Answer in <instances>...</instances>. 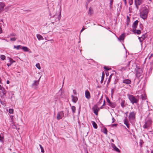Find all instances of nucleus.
<instances>
[{"instance_id":"f257e3e1","label":"nucleus","mask_w":153,"mask_h":153,"mask_svg":"<svg viewBox=\"0 0 153 153\" xmlns=\"http://www.w3.org/2000/svg\"><path fill=\"white\" fill-rule=\"evenodd\" d=\"M149 11L148 8L145 7L144 9L140 13V17L143 19H145L146 18Z\"/></svg>"},{"instance_id":"f03ea898","label":"nucleus","mask_w":153,"mask_h":153,"mask_svg":"<svg viewBox=\"0 0 153 153\" xmlns=\"http://www.w3.org/2000/svg\"><path fill=\"white\" fill-rule=\"evenodd\" d=\"M128 98L131 103L134 104L138 103L139 100L137 99L134 96L131 94L128 95Z\"/></svg>"},{"instance_id":"7ed1b4c3","label":"nucleus","mask_w":153,"mask_h":153,"mask_svg":"<svg viewBox=\"0 0 153 153\" xmlns=\"http://www.w3.org/2000/svg\"><path fill=\"white\" fill-rule=\"evenodd\" d=\"M152 123V121L151 120L148 119L145 121V123L143 126V127L144 128H147L151 125Z\"/></svg>"},{"instance_id":"20e7f679","label":"nucleus","mask_w":153,"mask_h":153,"mask_svg":"<svg viewBox=\"0 0 153 153\" xmlns=\"http://www.w3.org/2000/svg\"><path fill=\"white\" fill-rule=\"evenodd\" d=\"M106 100L108 103L109 104L108 105L112 108H114L116 105L115 103L111 102L108 97L106 98Z\"/></svg>"},{"instance_id":"39448f33","label":"nucleus","mask_w":153,"mask_h":153,"mask_svg":"<svg viewBox=\"0 0 153 153\" xmlns=\"http://www.w3.org/2000/svg\"><path fill=\"white\" fill-rule=\"evenodd\" d=\"M64 116L63 111H61L59 112L57 115V119L58 120L61 119Z\"/></svg>"},{"instance_id":"423d86ee","label":"nucleus","mask_w":153,"mask_h":153,"mask_svg":"<svg viewBox=\"0 0 153 153\" xmlns=\"http://www.w3.org/2000/svg\"><path fill=\"white\" fill-rule=\"evenodd\" d=\"M94 113L96 115H98V112L100 110V108L97 106V105H95L92 108Z\"/></svg>"},{"instance_id":"0eeeda50","label":"nucleus","mask_w":153,"mask_h":153,"mask_svg":"<svg viewBox=\"0 0 153 153\" xmlns=\"http://www.w3.org/2000/svg\"><path fill=\"white\" fill-rule=\"evenodd\" d=\"M135 115L136 113L134 111H132L130 113L128 117L129 119H131L132 120L135 119Z\"/></svg>"},{"instance_id":"6e6552de","label":"nucleus","mask_w":153,"mask_h":153,"mask_svg":"<svg viewBox=\"0 0 153 153\" xmlns=\"http://www.w3.org/2000/svg\"><path fill=\"white\" fill-rule=\"evenodd\" d=\"M137 69H137L136 70V76L137 77H140L141 75V74L142 73V71L141 69L140 68H138Z\"/></svg>"},{"instance_id":"1a4fd4ad","label":"nucleus","mask_w":153,"mask_h":153,"mask_svg":"<svg viewBox=\"0 0 153 153\" xmlns=\"http://www.w3.org/2000/svg\"><path fill=\"white\" fill-rule=\"evenodd\" d=\"M39 79L38 80L34 81L33 83L32 84V86L33 88H37L39 84Z\"/></svg>"},{"instance_id":"9d476101","label":"nucleus","mask_w":153,"mask_h":153,"mask_svg":"<svg viewBox=\"0 0 153 153\" xmlns=\"http://www.w3.org/2000/svg\"><path fill=\"white\" fill-rule=\"evenodd\" d=\"M5 6V5L4 3L0 2V13L3 11L4 8Z\"/></svg>"},{"instance_id":"9b49d317","label":"nucleus","mask_w":153,"mask_h":153,"mask_svg":"<svg viewBox=\"0 0 153 153\" xmlns=\"http://www.w3.org/2000/svg\"><path fill=\"white\" fill-rule=\"evenodd\" d=\"M85 96L86 98L88 99L91 98L90 94L88 90H86L85 91Z\"/></svg>"},{"instance_id":"f8f14e48","label":"nucleus","mask_w":153,"mask_h":153,"mask_svg":"<svg viewBox=\"0 0 153 153\" xmlns=\"http://www.w3.org/2000/svg\"><path fill=\"white\" fill-rule=\"evenodd\" d=\"M138 22V21L136 20L133 23L132 27L134 29L137 28Z\"/></svg>"},{"instance_id":"ddd939ff","label":"nucleus","mask_w":153,"mask_h":153,"mask_svg":"<svg viewBox=\"0 0 153 153\" xmlns=\"http://www.w3.org/2000/svg\"><path fill=\"white\" fill-rule=\"evenodd\" d=\"M111 146L114 149L118 152H120V150L113 143L111 144Z\"/></svg>"},{"instance_id":"4468645a","label":"nucleus","mask_w":153,"mask_h":153,"mask_svg":"<svg viewBox=\"0 0 153 153\" xmlns=\"http://www.w3.org/2000/svg\"><path fill=\"white\" fill-rule=\"evenodd\" d=\"M143 2V0H135V4L136 6L140 5Z\"/></svg>"},{"instance_id":"2eb2a0df","label":"nucleus","mask_w":153,"mask_h":153,"mask_svg":"<svg viewBox=\"0 0 153 153\" xmlns=\"http://www.w3.org/2000/svg\"><path fill=\"white\" fill-rule=\"evenodd\" d=\"M71 97L72 98V101L74 103H76L77 101L78 100V98L77 97L74 96V95H72Z\"/></svg>"},{"instance_id":"dca6fc26","label":"nucleus","mask_w":153,"mask_h":153,"mask_svg":"<svg viewBox=\"0 0 153 153\" xmlns=\"http://www.w3.org/2000/svg\"><path fill=\"white\" fill-rule=\"evenodd\" d=\"M94 13V10L92 8L90 7L89 9L88 14L89 16H91Z\"/></svg>"},{"instance_id":"f3484780","label":"nucleus","mask_w":153,"mask_h":153,"mask_svg":"<svg viewBox=\"0 0 153 153\" xmlns=\"http://www.w3.org/2000/svg\"><path fill=\"white\" fill-rule=\"evenodd\" d=\"M124 123L125 124V125H126V126H127V127L128 128H129V124L128 123V120L127 118H125L124 120Z\"/></svg>"},{"instance_id":"a211bd4d","label":"nucleus","mask_w":153,"mask_h":153,"mask_svg":"<svg viewBox=\"0 0 153 153\" xmlns=\"http://www.w3.org/2000/svg\"><path fill=\"white\" fill-rule=\"evenodd\" d=\"M131 83V81L129 79H126L124 80L123 81V83H125L127 84H129Z\"/></svg>"},{"instance_id":"6ab92c4d","label":"nucleus","mask_w":153,"mask_h":153,"mask_svg":"<svg viewBox=\"0 0 153 153\" xmlns=\"http://www.w3.org/2000/svg\"><path fill=\"white\" fill-rule=\"evenodd\" d=\"M132 31L135 33H136L138 34H139L141 33V31L140 30H136L134 29Z\"/></svg>"},{"instance_id":"aec40b11","label":"nucleus","mask_w":153,"mask_h":153,"mask_svg":"<svg viewBox=\"0 0 153 153\" xmlns=\"http://www.w3.org/2000/svg\"><path fill=\"white\" fill-rule=\"evenodd\" d=\"M125 37V34L123 33L120 36V38L121 40H123Z\"/></svg>"},{"instance_id":"412c9836","label":"nucleus","mask_w":153,"mask_h":153,"mask_svg":"<svg viewBox=\"0 0 153 153\" xmlns=\"http://www.w3.org/2000/svg\"><path fill=\"white\" fill-rule=\"evenodd\" d=\"M36 36L37 39L39 40L43 39V37L40 34H37L36 35Z\"/></svg>"},{"instance_id":"4be33fe9","label":"nucleus","mask_w":153,"mask_h":153,"mask_svg":"<svg viewBox=\"0 0 153 153\" xmlns=\"http://www.w3.org/2000/svg\"><path fill=\"white\" fill-rule=\"evenodd\" d=\"M105 76V73L104 72H102V76L101 77V83H102L103 82V81L104 80V78Z\"/></svg>"},{"instance_id":"5701e85b","label":"nucleus","mask_w":153,"mask_h":153,"mask_svg":"<svg viewBox=\"0 0 153 153\" xmlns=\"http://www.w3.org/2000/svg\"><path fill=\"white\" fill-rule=\"evenodd\" d=\"M92 124L94 128L97 129V126L95 122H92Z\"/></svg>"},{"instance_id":"b1692460","label":"nucleus","mask_w":153,"mask_h":153,"mask_svg":"<svg viewBox=\"0 0 153 153\" xmlns=\"http://www.w3.org/2000/svg\"><path fill=\"white\" fill-rule=\"evenodd\" d=\"M147 35L146 33L142 35L141 37V38L143 39L144 40L147 37Z\"/></svg>"},{"instance_id":"393cba45","label":"nucleus","mask_w":153,"mask_h":153,"mask_svg":"<svg viewBox=\"0 0 153 153\" xmlns=\"http://www.w3.org/2000/svg\"><path fill=\"white\" fill-rule=\"evenodd\" d=\"M21 45H18L16 46L15 45H14V48H16L17 50H19L21 48Z\"/></svg>"},{"instance_id":"a878e982","label":"nucleus","mask_w":153,"mask_h":153,"mask_svg":"<svg viewBox=\"0 0 153 153\" xmlns=\"http://www.w3.org/2000/svg\"><path fill=\"white\" fill-rule=\"evenodd\" d=\"M22 49L24 50L25 51H28V49L26 47H23L22 48Z\"/></svg>"},{"instance_id":"bb28decb","label":"nucleus","mask_w":153,"mask_h":153,"mask_svg":"<svg viewBox=\"0 0 153 153\" xmlns=\"http://www.w3.org/2000/svg\"><path fill=\"white\" fill-rule=\"evenodd\" d=\"M71 108L73 113H75L76 112V107L74 106H72Z\"/></svg>"},{"instance_id":"cd10ccee","label":"nucleus","mask_w":153,"mask_h":153,"mask_svg":"<svg viewBox=\"0 0 153 153\" xmlns=\"http://www.w3.org/2000/svg\"><path fill=\"white\" fill-rule=\"evenodd\" d=\"M125 100H123L121 103L120 105L121 107L123 108H124L125 106Z\"/></svg>"},{"instance_id":"c85d7f7f","label":"nucleus","mask_w":153,"mask_h":153,"mask_svg":"<svg viewBox=\"0 0 153 153\" xmlns=\"http://www.w3.org/2000/svg\"><path fill=\"white\" fill-rule=\"evenodd\" d=\"M102 98H101L100 100H99V101L97 102V105L98 106L102 102Z\"/></svg>"},{"instance_id":"c756f323","label":"nucleus","mask_w":153,"mask_h":153,"mask_svg":"<svg viewBox=\"0 0 153 153\" xmlns=\"http://www.w3.org/2000/svg\"><path fill=\"white\" fill-rule=\"evenodd\" d=\"M111 76H112V74H111V75H110V76H109L108 78V80L107 81V84H108V85L109 84V83L110 82L111 78Z\"/></svg>"},{"instance_id":"7c9ffc66","label":"nucleus","mask_w":153,"mask_h":153,"mask_svg":"<svg viewBox=\"0 0 153 153\" xmlns=\"http://www.w3.org/2000/svg\"><path fill=\"white\" fill-rule=\"evenodd\" d=\"M9 61L10 62V64H11V65L13 63L15 62V61L13 60L11 58H10Z\"/></svg>"},{"instance_id":"2f4dec72","label":"nucleus","mask_w":153,"mask_h":153,"mask_svg":"<svg viewBox=\"0 0 153 153\" xmlns=\"http://www.w3.org/2000/svg\"><path fill=\"white\" fill-rule=\"evenodd\" d=\"M110 7L111 8L112 7V5L113 4V0H110Z\"/></svg>"},{"instance_id":"473e14b6","label":"nucleus","mask_w":153,"mask_h":153,"mask_svg":"<svg viewBox=\"0 0 153 153\" xmlns=\"http://www.w3.org/2000/svg\"><path fill=\"white\" fill-rule=\"evenodd\" d=\"M13 109L10 108L9 110V112L10 114L13 113Z\"/></svg>"},{"instance_id":"72a5a7b5","label":"nucleus","mask_w":153,"mask_h":153,"mask_svg":"<svg viewBox=\"0 0 153 153\" xmlns=\"http://www.w3.org/2000/svg\"><path fill=\"white\" fill-rule=\"evenodd\" d=\"M0 58L2 60H4L5 59V56L4 55H1Z\"/></svg>"},{"instance_id":"f704fd0d","label":"nucleus","mask_w":153,"mask_h":153,"mask_svg":"<svg viewBox=\"0 0 153 153\" xmlns=\"http://www.w3.org/2000/svg\"><path fill=\"white\" fill-rule=\"evenodd\" d=\"M103 133L106 134H107V128H104L103 129Z\"/></svg>"},{"instance_id":"c9c22d12","label":"nucleus","mask_w":153,"mask_h":153,"mask_svg":"<svg viewBox=\"0 0 153 153\" xmlns=\"http://www.w3.org/2000/svg\"><path fill=\"white\" fill-rule=\"evenodd\" d=\"M104 69L105 71H106L109 70L111 69V68H108L105 66L104 67Z\"/></svg>"},{"instance_id":"e433bc0d","label":"nucleus","mask_w":153,"mask_h":153,"mask_svg":"<svg viewBox=\"0 0 153 153\" xmlns=\"http://www.w3.org/2000/svg\"><path fill=\"white\" fill-rule=\"evenodd\" d=\"M36 66L37 68H38V69H40L41 68L39 63L36 64Z\"/></svg>"},{"instance_id":"4c0bfd02","label":"nucleus","mask_w":153,"mask_h":153,"mask_svg":"<svg viewBox=\"0 0 153 153\" xmlns=\"http://www.w3.org/2000/svg\"><path fill=\"white\" fill-rule=\"evenodd\" d=\"M16 38L15 37L11 38L10 39V40L12 41H15L16 40Z\"/></svg>"},{"instance_id":"58836bf2","label":"nucleus","mask_w":153,"mask_h":153,"mask_svg":"<svg viewBox=\"0 0 153 153\" xmlns=\"http://www.w3.org/2000/svg\"><path fill=\"white\" fill-rule=\"evenodd\" d=\"M129 3L130 5H131L133 3V0H129Z\"/></svg>"},{"instance_id":"ea45409f","label":"nucleus","mask_w":153,"mask_h":153,"mask_svg":"<svg viewBox=\"0 0 153 153\" xmlns=\"http://www.w3.org/2000/svg\"><path fill=\"white\" fill-rule=\"evenodd\" d=\"M127 22H130V20L129 16H127L126 20Z\"/></svg>"},{"instance_id":"a19ab883","label":"nucleus","mask_w":153,"mask_h":153,"mask_svg":"<svg viewBox=\"0 0 153 153\" xmlns=\"http://www.w3.org/2000/svg\"><path fill=\"white\" fill-rule=\"evenodd\" d=\"M40 149H41V152L43 153H44V150L43 148V147H41V148Z\"/></svg>"},{"instance_id":"79ce46f5","label":"nucleus","mask_w":153,"mask_h":153,"mask_svg":"<svg viewBox=\"0 0 153 153\" xmlns=\"http://www.w3.org/2000/svg\"><path fill=\"white\" fill-rule=\"evenodd\" d=\"M138 39H139L140 41V42H142L144 40H143L140 37H138Z\"/></svg>"},{"instance_id":"37998d69","label":"nucleus","mask_w":153,"mask_h":153,"mask_svg":"<svg viewBox=\"0 0 153 153\" xmlns=\"http://www.w3.org/2000/svg\"><path fill=\"white\" fill-rule=\"evenodd\" d=\"M59 17H58V20L59 21L60 19V16H61V10H60V13H59Z\"/></svg>"},{"instance_id":"c03bdc74","label":"nucleus","mask_w":153,"mask_h":153,"mask_svg":"<svg viewBox=\"0 0 153 153\" xmlns=\"http://www.w3.org/2000/svg\"><path fill=\"white\" fill-rule=\"evenodd\" d=\"M141 96H142V98L143 100H145L146 99L145 97V96H144V95H142Z\"/></svg>"},{"instance_id":"a18cd8bd","label":"nucleus","mask_w":153,"mask_h":153,"mask_svg":"<svg viewBox=\"0 0 153 153\" xmlns=\"http://www.w3.org/2000/svg\"><path fill=\"white\" fill-rule=\"evenodd\" d=\"M112 123H114L115 120V119H114V118L113 117H112Z\"/></svg>"},{"instance_id":"49530a36","label":"nucleus","mask_w":153,"mask_h":153,"mask_svg":"<svg viewBox=\"0 0 153 153\" xmlns=\"http://www.w3.org/2000/svg\"><path fill=\"white\" fill-rule=\"evenodd\" d=\"M117 124H112L111 125V126L113 127H114V126H117Z\"/></svg>"},{"instance_id":"de8ad7c7","label":"nucleus","mask_w":153,"mask_h":153,"mask_svg":"<svg viewBox=\"0 0 153 153\" xmlns=\"http://www.w3.org/2000/svg\"><path fill=\"white\" fill-rule=\"evenodd\" d=\"M10 36H16V34L13 33H12L11 34H10Z\"/></svg>"},{"instance_id":"09e8293b","label":"nucleus","mask_w":153,"mask_h":153,"mask_svg":"<svg viewBox=\"0 0 153 153\" xmlns=\"http://www.w3.org/2000/svg\"><path fill=\"white\" fill-rule=\"evenodd\" d=\"M114 91V89H112L111 90V92L112 95L113 94Z\"/></svg>"},{"instance_id":"8fccbe9b","label":"nucleus","mask_w":153,"mask_h":153,"mask_svg":"<svg viewBox=\"0 0 153 153\" xmlns=\"http://www.w3.org/2000/svg\"><path fill=\"white\" fill-rule=\"evenodd\" d=\"M73 92L74 93V94L75 95H76V91L75 90H74L73 91Z\"/></svg>"},{"instance_id":"3c124183","label":"nucleus","mask_w":153,"mask_h":153,"mask_svg":"<svg viewBox=\"0 0 153 153\" xmlns=\"http://www.w3.org/2000/svg\"><path fill=\"white\" fill-rule=\"evenodd\" d=\"M124 2V3H125V5H126V4H127V2H126V0H123Z\"/></svg>"},{"instance_id":"603ef678","label":"nucleus","mask_w":153,"mask_h":153,"mask_svg":"<svg viewBox=\"0 0 153 153\" xmlns=\"http://www.w3.org/2000/svg\"><path fill=\"white\" fill-rule=\"evenodd\" d=\"M105 100H103V105H102V106H104L105 105Z\"/></svg>"},{"instance_id":"864d4df0","label":"nucleus","mask_w":153,"mask_h":153,"mask_svg":"<svg viewBox=\"0 0 153 153\" xmlns=\"http://www.w3.org/2000/svg\"><path fill=\"white\" fill-rule=\"evenodd\" d=\"M7 65L9 67V66H10L11 65V64L10 63V64L7 63Z\"/></svg>"},{"instance_id":"5fc2aeb1","label":"nucleus","mask_w":153,"mask_h":153,"mask_svg":"<svg viewBox=\"0 0 153 153\" xmlns=\"http://www.w3.org/2000/svg\"><path fill=\"white\" fill-rule=\"evenodd\" d=\"M85 29V28H84V27H83L82 29L81 30V32H82L83 30H84Z\"/></svg>"},{"instance_id":"6e6d98bb","label":"nucleus","mask_w":153,"mask_h":153,"mask_svg":"<svg viewBox=\"0 0 153 153\" xmlns=\"http://www.w3.org/2000/svg\"><path fill=\"white\" fill-rule=\"evenodd\" d=\"M56 14H55V15H53V16H51V17H54L55 16H56Z\"/></svg>"},{"instance_id":"4d7b16f0","label":"nucleus","mask_w":153,"mask_h":153,"mask_svg":"<svg viewBox=\"0 0 153 153\" xmlns=\"http://www.w3.org/2000/svg\"><path fill=\"white\" fill-rule=\"evenodd\" d=\"M153 55V54H151L149 57V59H150Z\"/></svg>"},{"instance_id":"13d9d810","label":"nucleus","mask_w":153,"mask_h":153,"mask_svg":"<svg viewBox=\"0 0 153 153\" xmlns=\"http://www.w3.org/2000/svg\"><path fill=\"white\" fill-rule=\"evenodd\" d=\"M9 83H10V81H9V80H7V84H9Z\"/></svg>"},{"instance_id":"bf43d9fd","label":"nucleus","mask_w":153,"mask_h":153,"mask_svg":"<svg viewBox=\"0 0 153 153\" xmlns=\"http://www.w3.org/2000/svg\"><path fill=\"white\" fill-rule=\"evenodd\" d=\"M106 72V75L107 76H108L109 75V74L108 73V72Z\"/></svg>"},{"instance_id":"052dcab7","label":"nucleus","mask_w":153,"mask_h":153,"mask_svg":"<svg viewBox=\"0 0 153 153\" xmlns=\"http://www.w3.org/2000/svg\"><path fill=\"white\" fill-rule=\"evenodd\" d=\"M140 146H141L142 145V143L141 142H140Z\"/></svg>"},{"instance_id":"680f3d73","label":"nucleus","mask_w":153,"mask_h":153,"mask_svg":"<svg viewBox=\"0 0 153 153\" xmlns=\"http://www.w3.org/2000/svg\"><path fill=\"white\" fill-rule=\"evenodd\" d=\"M2 89V87L1 86V85H0V90Z\"/></svg>"},{"instance_id":"e2e57ef3","label":"nucleus","mask_w":153,"mask_h":153,"mask_svg":"<svg viewBox=\"0 0 153 153\" xmlns=\"http://www.w3.org/2000/svg\"><path fill=\"white\" fill-rule=\"evenodd\" d=\"M39 146L40 148H41V147H42V146L41 144H39Z\"/></svg>"},{"instance_id":"0e129e2a","label":"nucleus","mask_w":153,"mask_h":153,"mask_svg":"<svg viewBox=\"0 0 153 153\" xmlns=\"http://www.w3.org/2000/svg\"><path fill=\"white\" fill-rule=\"evenodd\" d=\"M111 140L112 142H114V140L113 139H111Z\"/></svg>"},{"instance_id":"69168bd1","label":"nucleus","mask_w":153,"mask_h":153,"mask_svg":"<svg viewBox=\"0 0 153 153\" xmlns=\"http://www.w3.org/2000/svg\"><path fill=\"white\" fill-rule=\"evenodd\" d=\"M129 22H127V25H128V24H129Z\"/></svg>"},{"instance_id":"338daca9","label":"nucleus","mask_w":153,"mask_h":153,"mask_svg":"<svg viewBox=\"0 0 153 153\" xmlns=\"http://www.w3.org/2000/svg\"><path fill=\"white\" fill-rule=\"evenodd\" d=\"M103 106H102H102H101V107H100V108H102V107H103Z\"/></svg>"},{"instance_id":"774afa93","label":"nucleus","mask_w":153,"mask_h":153,"mask_svg":"<svg viewBox=\"0 0 153 153\" xmlns=\"http://www.w3.org/2000/svg\"><path fill=\"white\" fill-rule=\"evenodd\" d=\"M151 153H153V152L152 151Z\"/></svg>"}]
</instances>
